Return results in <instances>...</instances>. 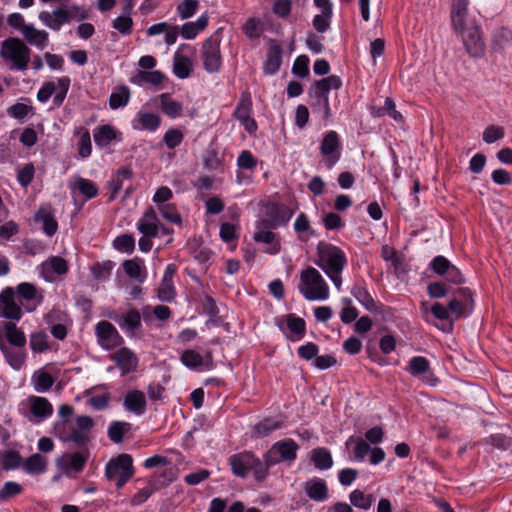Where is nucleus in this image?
<instances>
[{
	"label": "nucleus",
	"mask_w": 512,
	"mask_h": 512,
	"mask_svg": "<svg viewBox=\"0 0 512 512\" xmlns=\"http://www.w3.org/2000/svg\"><path fill=\"white\" fill-rule=\"evenodd\" d=\"M94 421L86 415L75 419H64L54 426L55 436L64 443H73L77 447L85 446L90 441V431Z\"/></svg>",
	"instance_id": "obj_1"
},
{
	"label": "nucleus",
	"mask_w": 512,
	"mask_h": 512,
	"mask_svg": "<svg viewBox=\"0 0 512 512\" xmlns=\"http://www.w3.org/2000/svg\"><path fill=\"white\" fill-rule=\"evenodd\" d=\"M317 250V265L326 273L339 290L342 285L341 273L347 262L345 253L339 247L325 242H320L317 246Z\"/></svg>",
	"instance_id": "obj_2"
},
{
	"label": "nucleus",
	"mask_w": 512,
	"mask_h": 512,
	"mask_svg": "<svg viewBox=\"0 0 512 512\" xmlns=\"http://www.w3.org/2000/svg\"><path fill=\"white\" fill-rule=\"evenodd\" d=\"M90 17V11L83 5L61 6L53 11H42L38 14L39 21L53 31L71 21H83Z\"/></svg>",
	"instance_id": "obj_3"
},
{
	"label": "nucleus",
	"mask_w": 512,
	"mask_h": 512,
	"mask_svg": "<svg viewBox=\"0 0 512 512\" xmlns=\"http://www.w3.org/2000/svg\"><path fill=\"white\" fill-rule=\"evenodd\" d=\"M0 57L11 70L25 71L29 67L31 49L21 39L9 37L1 43Z\"/></svg>",
	"instance_id": "obj_4"
},
{
	"label": "nucleus",
	"mask_w": 512,
	"mask_h": 512,
	"mask_svg": "<svg viewBox=\"0 0 512 512\" xmlns=\"http://www.w3.org/2000/svg\"><path fill=\"white\" fill-rule=\"evenodd\" d=\"M298 289L308 301L326 300L329 297V287L314 267H308L301 272Z\"/></svg>",
	"instance_id": "obj_5"
},
{
	"label": "nucleus",
	"mask_w": 512,
	"mask_h": 512,
	"mask_svg": "<svg viewBox=\"0 0 512 512\" xmlns=\"http://www.w3.org/2000/svg\"><path fill=\"white\" fill-rule=\"evenodd\" d=\"M232 472L238 477H245L253 472L256 480H263L268 474L267 465L250 452H242L232 455L229 458Z\"/></svg>",
	"instance_id": "obj_6"
},
{
	"label": "nucleus",
	"mask_w": 512,
	"mask_h": 512,
	"mask_svg": "<svg viewBox=\"0 0 512 512\" xmlns=\"http://www.w3.org/2000/svg\"><path fill=\"white\" fill-rule=\"evenodd\" d=\"M454 32L461 37L467 53L471 57L480 58L485 53V44L481 37L480 27L475 22L462 25L461 28H453Z\"/></svg>",
	"instance_id": "obj_7"
},
{
	"label": "nucleus",
	"mask_w": 512,
	"mask_h": 512,
	"mask_svg": "<svg viewBox=\"0 0 512 512\" xmlns=\"http://www.w3.org/2000/svg\"><path fill=\"white\" fill-rule=\"evenodd\" d=\"M105 474L108 479L115 481L118 488H121L134 474L132 457L123 453L111 459L106 464Z\"/></svg>",
	"instance_id": "obj_8"
},
{
	"label": "nucleus",
	"mask_w": 512,
	"mask_h": 512,
	"mask_svg": "<svg viewBox=\"0 0 512 512\" xmlns=\"http://www.w3.org/2000/svg\"><path fill=\"white\" fill-rule=\"evenodd\" d=\"M200 59L207 73H217L220 71L222 56L220 52V39L218 37L212 36L205 40L200 50Z\"/></svg>",
	"instance_id": "obj_9"
},
{
	"label": "nucleus",
	"mask_w": 512,
	"mask_h": 512,
	"mask_svg": "<svg viewBox=\"0 0 512 512\" xmlns=\"http://www.w3.org/2000/svg\"><path fill=\"white\" fill-rule=\"evenodd\" d=\"M298 445L292 439L278 441L264 455V461L269 469L281 461L292 462L296 459Z\"/></svg>",
	"instance_id": "obj_10"
},
{
	"label": "nucleus",
	"mask_w": 512,
	"mask_h": 512,
	"mask_svg": "<svg viewBox=\"0 0 512 512\" xmlns=\"http://www.w3.org/2000/svg\"><path fill=\"white\" fill-rule=\"evenodd\" d=\"M195 49L189 44H181L173 55V73L179 79H187L193 71L191 55Z\"/></svg>",
	"instance_id": "obj_11"
},
{
	"label": "nucleus",
	"mask_w": 512,
	"mask_h": 512,
	"mask_svg": "<svg viewBox=\"0 0 512 512\" xmlns=\"http://www.w3.org/2000/svg\"><path fill=\"white\" fill-rule=\"evenodd\" d=\"M320 153L328 169H331L340 160L341 143L337 132L329 131L324 135L320 144Z\"/></svg>",
	"instance_id": "obj_12"
},
{
	"label": "nucleus",
	"mask_w": 512,
	"mask_h": 512,
	"mask_svg": "<svg viewBox=\"0 0 512 512\" xmlns=\"http://www.w3.org/2000/svg\"><path fill=\"white\" fill-rule=\"evenodd\" d=\"M95 334L99 345L105 350H111L122 344L123 338L117 329L108 321H100L95 326Z\"/></svg>",
	"instance_id": "obj_13"
},
{
	"label": "nucleus",
	"mask_w": 512,
	"mask_h": 512,
	"mask_svg": "<svg viewBox=\"0 0 512 512\" xmlns=\"http://www.w3.org/2000/svg\"><path fill=\"white\" fill-rule=\"evenodd\" d=\"M23 313L15 301V291L12 287H6L0 293V317L10 321H19Z\"/></svg>",
	"instance_id": "obj_14"
},
{
	"label": "nucleus",
	"mask_w": 512,
	"mask_h": 512,
	"mask_svg": "<svg viewBox=\"0 0 512 512\" xmlns=\"http://www.w3.org/2000/svg\"><path fill=\"white\" fill-rule=\"evenodd\" d=\"M252 113V100L249 94H242L234 111L235 118L241 123L249 134H254L257 130V124Z\"/></svg>",
	"instance_id": "obj_15"
},
{
	"label": "nucleus",
	"mask_w": 512,
	"mask_h": 512,
	"mask_svg": "<svg viewBox=\"0 0 512 512\" xmlns=\"http://www.w3.org/2000/svg\"><path fill=\"white\" fill-rule=\"evenodd\" d=\"M161 121L162 119L159 114L142 108L136 113L131 125L133 129L138 131L155 132L160 127Z\"/></svg>",
	"instance_id": "obj_16"
},
{
	"label": "nucleus",
	"mask_w": 512,
	"mask_h": 512,
	"mask_svg": "<svg viewBox=\"0 0 512 512\" xmlns=\"http://www.w3.org/2000/svg\"><path fill=\"white\" fill-rule=\"evenodd\" d=\"M137 229L143 236H158L160 222L155 210L152 207H148L141 218L138 220Z\"/></svg>",
	"instance_id": "obj_17"
},
{
	"label": "nucleus",
	"mask_w": 512,
	"mask_h": 512,
	"mask_svg": "<svg viewBox=\"0 0 512 512\" xmlns=\"http://www.w3.org/2000/svg\"><path fill=\"white\" fill-rule=\"evenodd\" d=\"M88 455L89 454L86 450L66 453L57 459L56 465L59 469L64 471L74 470L76 472H80L85 466Z\"/></svg>",
	"instance_id": "obj_18"
},
{
	"label": "nucleus",
	"mask_w": 512,
	"mask_h": 512,
	"mask_svg": "<svg viewBox=\"0 0 512 512\" xmlns=\"http://www.w3.org/2000/svg\"><path fill=\"white\" fill-rule=\"evenodd\" d=\"M121 370V374L125 375L137 369L138 358L129 348L123 347L110 356Z\"/></svg>",
	"instance_id": "obj_19"
},
{
	"label": "nucleus",
	"mask_w": 512,
	"mask_h": 512,
	"mask_svg": "<svg viewBox=\"0 0 512 512\" xmlns=\"http://www.w3.org/2000/svg\"><path fill=\"white\" fill-rule=\"evenodd\" d=\"M27 406L32 416L38 421L49 418L53 414L52 404L44 397L29 396Z\"/></svg>",
	"instance_id": "obj_20"
},
{
	"label": "nucleus",
	"mask_w": 512,
	"mask_h": 512,
	"mask_svg": "<svg viewBox=\"0 0 512 512\" xmlns=\"http://www.w3.org/2000/svg\"><path fill=\"white\" fill-rule=\"evenodd\" d=\"M176 272L174 264H168L165 268L161 284L158 288V298L163 302H170L175 297L173 277Z\"/></svg>",
	"instance_id": "obj_21"
},
{
	"label": "nucleus",
	"mask_w": 512,
	"mask_h": 512,
	"mask_svg": "<svg viewBox=\"0 0 512 512\" xmlns=\"http://www.w3.org/2000/svg\"><path fill=\"white\" fill-rule=\"evenodd\" d=\"M95 144L99 148L108 147L113 141H121V133L113 126L105 124L93 130Z\"/></svg>",
	"instance_id": "obj_22"
},
{
	"label": "nucleus",
	"mask_w": 512,
	"mask_h": 512,
	"mask_svg": "<svg viewBox=\"0 0 512 512\" xmlns=\"http://www.w3.org/2000/svg\"><path fill=\"white\" fill-rule=\"evenodd\" d=\"M304 491L306 495L318 502L325 501L328 498V487L325 480L314 477L304 483Z\"/></svg>",
	"instance_id": "obj_23"
},
{
	"label": "nucleus",
	"mask_w": 512,
	"mask_h": 512,
	"mask_svg": "<svg viewBox=\"0 0 512 512\" xmlns=\"http://www.w3.org/2000/svg\"><path fill=\"white\" fill-rule=\"evenodd\" d=\"M309 95L311 98V107L314 112L320 113L324 120H328L331 117L328 95L318 91V89L313 86L310 88Z\"/></svg>",
	"instance_id": "obj_24"
},
{
	"label": "nucleus",
	"mask_w": 512,
	"mask_h": 512,
	"mask_svg": "<svg viewBox=\"0 0 512 512\" xmlns=\"http://www.w3.org/2000/svg\"><path fill=\"white\" fill-rule=\"evenodd\" d=\"M121 329L126 333L133 335L135 331L141 327V315L138 310L130 309L121 316L113 318Z\"/></svg>",
	"instance_id": "obj_25"
},
{
	"label": "nucleus",
	"mask_w": 512,
	"mask_h": 512,
	"mask_svg": "<svg viewBox=\"0 0 512 512\" xmlns=\"http://www.w3.org/2000/svg\"><path fill=\"white\" fill-rule=\"evenodd\" d=\"M22 468L29 475L44 474L48 468V458L39 453L32 454L22 462Z\"/></svg>",
	"instance_id": "obj_26"
},
{
	"label": "nucleus",
	"mask_w": 512,
	"mask_h": 512,
	"mask_svg": "<svg viewBox=\"0 0 512 512\" xmlns=\"http://www.w3.org/2000/svg\"><path fill=\"white\" fill-rule=\"evenodd\" d=\"M159 107L161 111L169 118L176 119L183 115V105L174 100L169 93H163L158 96Z\"/></svg>",
	"instance_id": "obj_27"
},
{
	"label": "nucleus",
	"mask_w": 512,
	"mask_h": 512,
	"mask_svg": "<svg viewBox=\"0 0 512 512\" xmlns=\"http://www.w3.org/2000/svg\"><path fill=\"white\" fill-rule=\"evenodd\" d=\"M0 350L7 363L15 370H20L26 360L25 348L8 347L0 340Z\"/></svg>",
	"instance_id": "obj_28"
},
{
	"label": "nucleus",
	"mask_w": 512,
	"mask_h": 512,
	"mask_svg": "<svg viewBox=\"0 0 512 512\" xmlns=\"http://www.w3.org/2000/svg\"><path fill=\"white\" fill-rule=\"evenodd\" d=\"M469 0H452L450 19L452 28H461L467 22Z\"/></svg>",
	"instance_id": "obj_29"
},
{
	"label": "nucleus",
	"mask_w": 512,
	"mask_h": 512,
	"mask_svg": "<svg viewBox=\"0 0 512 512\" xmlns=\"http://www.w3.org/2000/svg\"><path fill=\"white\" fill-rule=\"evenodd\" d=\"M124 407L136 415L144 414L146 411V399L144 393L139 390L129 391L124 398Z\"/></svg>",
	"instance_id": "obj_30"
},
{
	"label": "nucleus",
	"mask_w": 512,
	"mask_h": 512,
	"mask_svg": "<svg viewBox=\"0 0 512 512\" xmlns=\"http://www.w3.org/2000/svg\"><path fill=\"white\" fill-rule=\"evenodd\" d=\"M34 218L36 222L42 223L43 231L48 236H53L57 232L58 224L51 207H40Z\"/></svg>",
	"instance_id": "obj_31"
},
{
	"label": "nucleus",
	"mask_w": 512,
	"mask_h": 512,
	"mask_svg": "<svg viewBox=\"0 0 512 512\" xmlns=\"http://www.w3.org/2000/svg\"><path fill=\"white\" fill-rule=\"evenodd\" d=\"M22 35L30 45L40 50L45 49L48 44V33L45 30L36 29L33 24L25 26Z\"/></svg>",
	"instance_id": "obj_32"
},
{
	"label": "nucleus",
	"mask_w": 512,
	"mask_h": 512,
	"mask_svg": "<svg viewBox=\"0 0 512 512\" xmlns=\"http://www.w3.org/2000/svg\"><path fill=\"white\" fill-rule=\"evenodd\" d=\"M16 291L18 295L27 301H34L33 307H27L28 311H33L43 301V295L41 291H38L36 287L28 282H23L17 285Z\"/></svg>",
	"instance_id": "obj_33"
},
{
	"label": "nucleus",
	"mask_w": 512,
	"mask_h": 512,
	"mask_svg": "<svg viewBox=\"0 0 512 512\" xmlns=\"http://www.w3.org/2000/svg\"><path fill=\"white\" fill-rule=\"evenodd\" d=\"M3 331L7 341L16 348H25L26 336L24 332L16 326L15 321H8L3 326Z\"/></svg>",
	"instance_id": "obj_34"
},
{
	"label": "nucleus",
	"mask_w": 512,
	"mask_h": 512,
	"mask_svg": "<svg viewBox=\"0 0 512 512\" xmlns=\"http://www.w3.org/2000/svg\"><path fill=\"white\" fill-rule=\"evenodd\" d=\"M125 273L132 279L143 283L146 280L147 272L143 260L139 258L129 259L122 264Z\"/></svg>",
	"instance_id": "obj_35"
},
{
	"label": "nucleus",
	"mask_w": 512,
	"mask_h": 512,
	"mask_svg": "<svg viewBox=\"0 0 512 512\" xmlns=\"http://www.w3.org/2000/svg\"><path fill=\"white\" fill-rule=\"evenodd\" d=\"M406 371L413 377L432 375L430 363L423 356L412 357L408 362Z\"/></svg>",
	"instance_id": "obj_36"
},
{
	"label": "nucleus",
	"mask_w": 512,
	"mask_h": 512,
	"mask_svg": "<svg viewBox=\"0 0 512 512\" xmlns=\"http://www.w3.org/2000/svg\"><path fill=\"white\" fill-rule=\"evenodd\" d=\"M166 80V76L159 70L153 71H139L134 79H132L133 83L138 85H142L144 83L150 84L155 87L163 86L164 81Z\"/></svg>",
	"instance_id": "obj_37"
},
{
	"label": "nucleus",
	"mask_w": 512,
	"mask_h": 512,
	"mask_svg": "<svg viewBox=\"0 0 512 512\" xmlns=\"http://www.w3.org/2000/svg\"><path fill=\"white\" fill-rule=\"evenodd\" d=\"M267 216L272 222V226H278L281 224H286L290 217L291 212L285 206H279L277 204H270L267 206Z\"/></svg>",
	"instance_id": "obj_38"
},
{
	"label": "nucleus",
	"mask_w": 512,
	"mask_h": 512,
	"mask_svg": "<svg viewBox=\"0 0 512 512\" xmlns=\"http://www.w3.org/2000/svg\"><path fill=\"white\" fill-rule=\"evenodd\" d=\"M254 240L256 242L268 244L269 247L265 250L268 254L273 255L280 251V243L276 240V235L270 230L259 229L254 233Z\"/></svg>",
	"instance_id": "obj_39"
},
{
	"label": "nucleus",
	"mask_w": 512,
	"mask_h": 512,
	"mask_svg": "<svg viewBox=\"0 0 512 512\" xmlns=\"http://www.w3.org/2000/svg\"><path fill=\"white\" fill-rule=\"evenodd\" d=\"M74 134L78 136V155L83 159L88 158L92 153V143L89 131L86 128L80 127L75 130Z\"/></svg>",
	"instance_id": "obj_40"
},
{
	"label": "nucleus",
	"mask_w": 512,
	"mask_h": 512,
	"mask_svg": "<svg viewBox=\"0 0 512 512\" xmlns=\"http://www.w3.org/2000/svg\"><path fill=\"white\" fill-rule=\"evenodd\" d=\"M132 175V169L129 167H122L117 170L115 175L109 181L111 199L115 198L116 194L122 189L124 181L131 179Z\"/></svg>",
	"instance_id": "obj_41"
},
{
	"label": "nucleus",
	"mask_w": 512,
	"mask_h": 512,
	"mask_svg": "<svg viewBox=\"0 0 512 512\" xmlns=\"http://www.w3.org/2000/svg\"><path fill=\"white\" fill-rule=\"evenodd\" d=\"M0 461L4 470H15L22 466L23 459L18 451L8 449L0 452Z\"/></svg>",
	"instance_id": "obj_42"
},
{
	"label": "nucleus",
	"mask_w": 512,
	"mask_h": 512,
	"mask_svg": "<svg viewBox=\"0 0 512 512\" xmlns=\"http://www.w3.org/2000/svg\"><path fill=\"white\" fill-rule=\"evenodd\" d=\"M282 50L279 46H272L267 54V58L263 65V70L266 74H274L277 72L281 65Z\"/></svg>",
	"instance_id": "obj_43"
},
{
	"label": "nucleus",
	"mask_w": 512,
	"mask_h": 512,
	"mask_svg": "<svg viewBox=\"0 0 512 512\" xmlns=\"http://www.w3.org/2000/svg\"><path fill=\"white\" fill-rule=\"evenodd\" d=\"M130 100V89L127 86H120L115 89L109 98V106L111 109H119L125 107Z\"/></svg>",
	"instance_id": "obj_44"
},
{
	"label": "nucleus",
	"mask_w": 512,
	"mask_h": 512,
	"mask_svg": "<svg viewBox=\"0 0 512 512\" xmlns=\"http://www.w3.org/2000/svg\"><path fill=\"white\" fill-rule=\"evenodd\" d=\"M132 425L124 421H114L108 427V437L114 443H121L126 433L130 432Z\"/></svg>",
	"instance_id": "obj_45"
},
{
	"label": "nucleus",
	"mask_w": 512,
	"mask_h": 512,
	"mask_svg": "<svg viewBox=\"0 0 512 512\" xmlns=\"http://www.w3.org/2000/svg\"><path fill=\"white\" fill-rule=\"evenodd\" d=\"M282 427V421L275 418H266L254 426L255 437H265Z\"/></svg>",
	"instance_id": "obj_46"
},
{
	"label": "nucleus",
	"mask_w": 512,
	"mask_h": 512,
	"mask_svg": "<svg viewBox=\"0 0 512 512\" xmlns=\"http://www.w3.org/2000/svg\"><path fill=\"white\" fill-rule=\"evenodd\" d=\"M311 460L316 468L326 470L332 467L333 460L330 452L324 448H317L311 452Z\"/></svg>",
	"instance_id": "obj_47"
},
{
	"label": "nucleus",
	"mask_w": 512,
	"mask_h": 512,
	"mask_svg": "<svg viewBox=\"0 0 512 512\" xmlns=\"http://www.w3.org/2000/svg\"><path fill=\"white\" fill-rule=\"evenodd\" d=\"M286 326L291 333L289 336L291 340H297L304 336L305 321L302 318L296 317L295 315H288Z\"/></svg>",
	"instance_id": "obj_48"
},
{
	"label": "nucleus",
	"mask_w": 512,
	"mask_h": 512,
	"mask_svg": "<svg viewBox=\"0 0 512 512\" xmlns=\"http://www.w3.org/2000/svg\"><path fill=\"white\" fill-rule=\"evenodd\" d=\"M180 360L184 366L189 369H197L204 365V358L197 351L188 349L185 350L180 357Z\"/></svg>",
	"instance_id": "obj_49"
},
{
	"label": "nucleus",
	"mask_w": 512,
	"mask_h": 512,
	"mask_svg": "<svg viewBox=\"0 0 512 512\" xmlns=\"http://www.w3.org/2000/svg\"><path fill=\"white\" fill-rule=\"evenodd\" d=\"M33 380L35 382L34 388L37 392H46L54 384L53 377L43 370L34 373Z\"/></svg>",
	"instance_id": "obj_50"
},
{
	"label": "nucleus",
	"mask_w": 512,
	"mask_h": 512,
	"mask_svg": "<svg viewBox=\"0 0 512 512\" xmlns=\"http://www.w3.org/2000/svg\"><path fill=\"white\" fill-rule=\"evenodd\" d=\"M30 347L35 353H42L49 349L48 336L43 331L34 332L30 335Z\"/></svg>",
	"instance_id": "obj_51"
},
{
	"label": "nucleus",
	"mask_w": 512,
	"mask_h": 512,
	"mask_svg": "<svg viewBox=\"0 0 512 512\" xmlns=\"http://www.w3.org/2000/svg\"><path fill=\"white\" fill-rule=\"evenodd\" d=\"M350 502L353 506L367 510L372 506L374 498L372 495H365L361 490H354L349 495Z\"/></svg>",
	"instance_id": "obj_52"
},
{
	"label": "nucleus",
	"mask_w": 512,
	"mask_h": 512,
	"mask_svg": "<svg viewBox=\"0 0 512 512\" xmlns=\"http://www.w3.org/2000/svg\"><path fill=\"white\" fill-rule=\"evenodd\" d=\"M342 85L341 79L336 75L328 76L322 80L316 81L312 86L318 91L325 93L328 95L329 91L332 89H339Z\"/></svg>",
	"instance_id": "obj_53"
},
{
	"label": "nucleus",
	"mask_w": 512,
	"mask_h": 512,
	"mask_svg": "<svg viewBox=\"0 0 512 512\" xmlns=\"http://www.w3.org/2000/svg\"><path fill=\"white\" fill-rule=\"evenodd\" d=\"M55 89V96L53 98V102L60 106L64 99L66 98V95L68 93L69 87H70V79L68 77H61L58 78L56 82H54Z\"/></svg>",
	"instance_id": "obj_54"
},
{
	"label": "nucleus",
	"mask_w": 512,
	"mask_h": 512,
	"mask_svg": "<svg viewBox=\"0 0 512 512\" xmlns=\"http://www.w3.org/2000/svg\"><path fill=\"white\" fill-rule=\"evenodd\" d=\"M243 32L251 40L258 39L263 33V25L259 19L249 18L243 25Z\"/></svg>",
	"instance_id": "obj_55"
},
{
	"label": "nucleus",
	"mask_w": 512,
	"mask_h": 512,
	"mask_svg": "<svg viewBox=\"0 0 512 512\" xmlns=\"http://www.w3.org/2000/svg\"><path fill=\"white\" fill-rule=\"evenodd\" d=\"M161 216L173 224L181 225L182 217L174 204H165L158 207Z\"/></svg>",
	"instance_id": "obj_56"
},
{
	"label": "nucleus",
	"mask_w": 512,
	"mask_h": 512,
	"mask_svg": "<svg viewBox=\"0 0 512 512\" xmlns=\"http://www.w3.org/2000/svg\"><path fill=\"white\" fill-rule=\"evenodd\" d=\"M183 139V132L177 128L168 129L163 136V142L169 149H174L177 146H179L182 143Z\"/></svg>",
	"instance_id": "obj_57"
},
{
	"label": "nucleus",
	"mask_w": 512,
	"mask_h": 512,
	"mask_svg": "<svg viewBox=\"0 0 512 512\" xmlns=\"http://www.w3.org/2000/svg\"><path fill=\"white\" fill-rule=\"evenodd\" d=\"M113 245L118 251L132 253L135 248V239L129 234L120 235L115 238Z\"/></svg>",
	"instance_id": "obj_58"
},
{
	"label": "nucleus",
	"mask_w": 512,
	"mask_h": 512,
	"mask_svg": "<svg viewBox=\"0 0 512 512\" xmlns=\"http://www.w3.org/2000/svg\"><path fill=\"white\" fill-rule=\"evenodd\" d=\"M198 6V0H184L177 6V13L181 19H188L196 13Z\"/></svg>",
	"instance_id": "obj_59"
},
{
	"label": "nucleus",
	"mask_w": 512,
	"mask_h": 512,
	"mask_svg": "<svg viewBox=\"0 0 512 512\" xmlns=\"http://www.w3.org/2000/svg\"><path fill=\"white\" fill-rule=\"evenodd\" d=\"M352 294L367 310L374 311L376 309L375 301L366 289L357 287Z\"/></svg>",
	"instance_id": "obj_60"
},
{
	"label": "nucleus",
	"mask_w": 512,
	"mask_h": 512,
	"mask_svg": "<svg viewBox=\"0 0 512 512\" xmlns=\"http://www.w3.org/2000/svg\"><path fill=\"white\" fill-rule=\"evenodd\" d=\"M505 135L504 128L501 126L490 125L483 131V141L487 144H492Z\"/></svg>",
	"instance_id": "obj_61"
},
{
	"label": "nucleus",
	"mask_w": 512,
	"mask_h": 512,
	"mask_svg": "<svg viewBox=\"0 0 512 512\" xmlns=\"http://www.w3.org/2000/svg\"><path fill=\"white\" fill-rule=\"evenodd\" d=\"M35 168L32 163L25 164L17 173V180L22 187H27L33 181Z\"/></svg>",
	"instance_id": "obj_62"
},
{
	"label": "nucleus",
	"mask_w": 512,
	"mask_h": 512,
	"mask_svg": "<svg viewBox=\"0 0 512 512\" xmlns=\"http://www.w3.org/2000/svg\"><path fill=\"white\" fill-rule=\"evenodd\" d=\"M292 0H274L272 4V12L279 18H286L292 10Z\"/></svg>",
	"instance_id": "obj_63"
},
{
	"label": "nucleus",
	"mask_w": 512,
	"mask_h": 512,
	"mask_svg": "<svg viewBox=\"0 0 512 512\" xmlns=\"http://www.w3.org/2000/svg\"><path fill=\"white\" fill-rule=\"evenodd\" d=\"M76 188L82 193L87 199L94 198L98 193L97 186L90 180L80 178L76 182Z\"/></svg>",
	"instance_id": "obj_64"
}]
</instances>
